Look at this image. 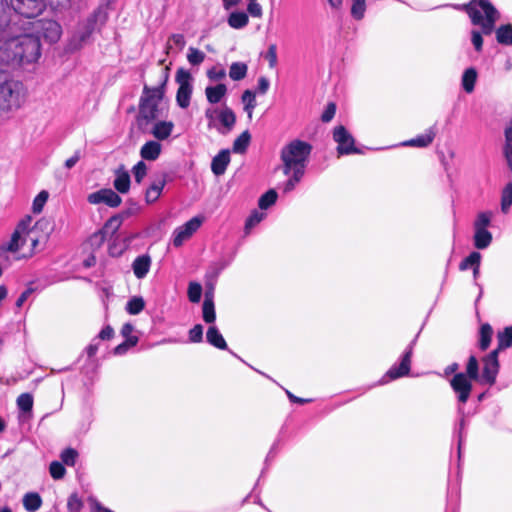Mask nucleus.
<instances>
[{
	"instance_id": "nucleus-1",
	"label": "nucleus",
	"mask_w": 512,
	"mask_h": 512,
	"mask_svg": "<svg viewBox=\"0 0 512 512\" xmlns=\"http://www.w3.org/2000/svg\"><path fill=\"white\" fill-rule=\"evenodd\" d=\"M462 7L468 13L471 22L474 25L481 26V32L477 30H472L471 32V42L475 50L480 52L483 47L482 34L490 35L494 31L499 13L487 0H472Z\"/></svg>"
},
{
	"instance_id": "nucleus-2",
	"label": "nucleus",
	"mask_w": 512,
	"mask_h": 512,
	"mask_svg": "<svg viewBox=\"0 0 512 512\" xmlns=\"http://www.w3.org/2000/svg\"><path fill=\"white\" fill-rule=\"evenodd\" d=\"M312 149L310 143L300 139H294L284 145L280 152L283 174L291 172L305 174Z\"/></svg>"
},
{
	"instance_id": "nucleus-3",
	"label": "nucleus",
	"mask_w": 512,
	"mask_h": 512,
	"mask_svg": "<svg viewBox=\"0 0 512 512\" xmlns=\"http://www.w3.org/2000/svg\"><path fill=\"white\" fill-rule=\"evenodd\" d=\"M500 363L497 359V351H491L482 358V370L480 362L474 354H471L465 365L464 375L481 385L493 386L496 383Z\"/></svg>"
},
{
	"instance_id": "nucleus-4",
	"label": "nucleus",
	"mask_w": 512,
	"mask_h": 512,
	"mask_svg": "<svg viewBox=\"0 0 512 512\" xmlns=\"http://www.w3.org/2000/svg\"><path fill=\"white\" fill-rule=\"evenodd\" d=\"M11 5L3 0V12L1 18L5 19V23L16 22L23 23L39 16L46 8L45 0H10Z\"/></svg>"
},
{
	"instance_id": "nucleus-5",
	"label": "nucleus",
	"mask_w": 512,
	"mask_h": 512,
	"mask_svg": "<svg viewBox=\"0 0 512 512\" xmlns=\"http://www.w3.org/2000/svg\"><path fill=\"white\" fill-rule=\"evenodd\" d=\"M168 79V74L164 76L161 85L157 87H149L144 85L143 94L139 103V118L147 123L156 120L160 115L158 107L159 101L164 95V86Z\"/></svg>"
},
{
	"instance_id": "nucleus-6",
	"label": "nucleus",
	"mask_w": 512,
	"mask_h": 512,
	"mask_svg": "<svg viewBox=\"0 0 512 512\" xmlns=\"http://www.w3.org/2000/svg\"><path fill=\"white\" fill-rule=\"evenodd\" d=\"M31 217L27 216L22 219L16 226L10 239L0 244V258L4 257L6 253H16L22 249L26 240L29 238L32 246L36 247L38 239L33 237L34 231L30 230Z\"/></svg>"
},
{
	"instance_id": "nucleus-7",
	"label": "nucleus",
	"mask_w": 512,
	"mask_h": 512,
	"mask_svg": "<svg viewBox=\"0 0 512 512\" xmlns=\"http://www.w3.org/2000/svg\"><path fill=\"white\" fill-rule=\"evenodd\" d=\"M27 91L23 83L6 80L0 83V108L4 111L19 109L26 101Z\"/></svg>"
},
{
	"instance_id": "nucleus-8",
	"label": "nucleus",
	"mask_w": 512,
	"mask_h": 512,
	"mask_svg": "<svg viewBox=\"0 0 512 512\" xmlns=\"http://www.w3.org/2000/svg\"><path fill=\"white\" fill-rule=\"evenodd\" d=\"M108 4H100L93 13L83 22L78 24V29L74 38L78 40V45L85 43L95 31L97 25H104L108 19Z\"/></svg>"
},
{
	"instance_id": "nucleus-9",
	"label": "nucleus",
	"mask_w": 512,
	"mask_h": 512,
	"mask_svg": "<svg viewBox=\"0 0 512 512\" xmlns=\"http://www.w3.org/2000/svg\"><path fill=\"white\" fill-rule=\"evenodd\" d=\"M30 28V32L44 41L53 44L58 42L62 35L61 25L52 19H40L24 22Z\"/></svg>"
},
{
	"instance_id": "nucleus-10",
	"label": "nucleus",
	"mask_w": 512,
	"mask_h": 512,
	"mask_svg": "<svg viewBox=\"0 0 512 512\" xmlns=\"http://www.w3.org/2000/svg\"><path fill=\"white\" fill-rule=\"evenodd\" d=\"M416 341L417 336L410 342L401 355L400 362L395 363L389 368V370L379 380L378 385L387 384L389 381L396 380L409 374L411 369V358Z\"/></svg>"
},
{
	"instance_id": "nucleus-11",
	"label": "nucleus",
	"mask_w": 512,
	"mask_h": 512,
	"mask_svg": "<svg viewBox=\"0 0 512 512\" xmlns=\"http://www.w3.org/2000/svg\"><path fill=\"white\" fill-rule=\"evenodd\" d=\"M175 80L178 84V90L176 93L177 105L186 109L190 105L193 91L191 73L184 68H179L176 72Z\"/></svg>"
},
{
	"instance_id": "nucleus-12",
	"label": "nucleus",
	"mask_w": 512,
	"mask_h": 512,
	"mask_svg": "<svg viewBox=\"0 0 512 512\" xmlns=\"http://www.w3.org/2000/svg\"><path fill=\"white\" fill-rule=\"evenodd\" d=\"M474 380L464 375L463 372L456 373L449 381L452 391L457 399V406H464L470 398Z\"/></svg>"
},
{
	"instance_id": "nucleus-13",
	"label": "nucleus",
	"mask_w": 512,
	"mask_h": 512,
	"mask_svg": "<svg viewBox=\"0 0 512 512\" xmlns=\"http://www.w3.org/2000/svg\"><path fill=\"white\" fill-rule=\"evenodd\" d=\"M333 140L338 144L339 155L357 154L360 151L355 147V140L348 130L342 126H336L333 130Z\"/></svg>"
},
{
	"instance_id": "nucleus-14",
	"label": "nucleus",
	"mask_w": 512,
	"mask_h": 512,
	"mask_svg": "<svg viewBox=\"0 0 512 512\" xmlns=\"http://www.w3.org/2000/svg\"><path fill=\"white\" fill-rule=\"evenodd\" d=\"M203 219L195 216L185 224L177 227L173 232V245L180 247L188 240L201 226Z\"/></svg>"
},
{
	"instance_id": "nucleus-15",
	"label": "nucleus",
	"mask_w": 512,
	"mask_h": 512,
	"mask_svg": "<svg viewBox=\"0 0 512 512\" xmlns=\"http://www.w3.org/2000/svg\"><path fill=\"white\" fill-rule=\"evenodd\" d=\"M87 201L93 205L105 204L111 208H116L122 203L121 197L111 188H102L90 193L87 197Z\"/></svg>"
},
{
	"instance_id": "nucleus-16",
	"label": "nucleus",
	"mask_w": 512,
	"mask_h": 512,
	"mask_svg": "<svg viewBox=\"0 0 512 512\" xmlns=\"http://www.w3.org/2000/svg\"><path fill=\"white\" fill-rule=\"evenodd\" d=\"M124 220L123 214H117L110 217L103 227L94 233L91 237V240L97 244H101L107 239L111 238L116 232L119 230L122 222Z\"/></svg>"
},
{
	"instance_id": "nucleus-17",
	"label": "nucleus",
	"mask_w": 512,
	"mask_h": 512,
	"mask_svg": "<svg viewBox=\"0 0 512 512\" xmlns=\"http://www.w3.org/2000/svg\"><path fill=\"white\" fill-rule=\"evenodd\" d=\"M217 119L220 123L217 130L223 135L228 134L234 128L236 123V115L228 106H224L222 109H219Z\"/></svg>"
},
{
	"instance_id": "nucleus-18",
	"label": "nucleus",
	"mask_w": 512,
	"mask_h": 512,
	"mask_svg": "<svg viewBox=\"0 0 512 512\" xmlns=\"http://www.w3.org/2000/svg\"><path fill=\"white\" fill-rule=\"evenodd\" d=\"M229 163L230 151L228 149H223L213 157L211 162V170L214 175L221 176L225 173Z\"/></svg>"
},
{
	"instance_id": "nucleus-19",
	"label": "nucleus",
	"mask_w": 512,
	"mask_h": 512,
	"mask_svg": "<svg viewBox=\"0 0 512 512\" xmlns=\"http://www.w3.org/2000/svg\"><path fill=\"white\" fill-rule=\"evenodd\" d=\"M151 257L148 254L137 256L132 262V270L137 279H143L147 276L151 267Z\"/></svg>"
},
{
	"instance_id": "nucleus-20",
	"label": "nucleus",
	"mask_w": 512,
	"mask_h": 512,
	"mask_svg": "<svg viewBox=\"0 0 512 512\" xmlns=\"http://www.w3.org/2000/svg\"><path fill=\"white\" fill-rule=\"evenodd\" d=\"M435 136H436V130H435V127L432 126V127L428 128L425 131V133L420 134V135L416 136L415 138H412L410 140L403 142L402 145L424 148V147L429 146L433 142Z\"/></svg>"
},
{
	"instance_id": "nucleus-21",
	"label": "nucleus",
	"mask_w": 512,
	"mask_h": 512,
	"mask_svg": "<svg viewBox=\"0 0 512 512\" xmlns=\"http://www.w3.org/2000/svg\"><path fill=\"white\" fill-rule=\"evenodd\" d=\"M162 151V145L156 140H149L140 149L143 161H156Z\"/></svg>"
},
{
	"instance_id": "nucleus-22",
	"label": "nucleus",
	"mask_w": 512,
	"mask_h": 512,
	"mask_svg": "<svg viewBox=\"0 0 512 512\" xmlns=\"http://www.w3.org/2000/svg\"><path fill=\"white\" fill-rule=\"evenodd\" d=\"M131 180L128 171L123 167L118 168L115 171V178L113 181V187L118 193L126 194L130 190Z\"/></svg>"
},
{
	"instance_id": "nucleus-23",
	"label": "nucleus",
	"mask_w": 512,
	"mask_h": 512,
	"mask_svg": "<svg viewBox=\"0 0 512 512\" xmlns=\"http://www.w3.org/2000/svg\"><path fill=\"white\" fill-rule=\"evenodd\" d=\"M206 341L213 347L220 350H229L228 345L215 325H210L206 332Z\"/></svg>"
},
{
	"instance_id": "nucleus-24",
	"label": "nucleus",
	"mask_w": 512,
	"mask_h": 512,
	"mask_svg": "<svg viewBox=\"0 0 512 512\" xmlns=\"http://www.w3.org/2000/svg\"><path fill=\"white\" fill-rule=\"evenodd\" d=\"M503 155L507 165L512 172V118L507 122L504 128Z\"/></svg>"
},
{
	"instance_id": "nucleus-25",
	"label": "nucleus",
	"mask_w": 512,
	"mask_h": 512,
	"mask_svg": "<svg viewBox=\"0 0 512 512\" xmlns=\"http://www.w3.org/2000/svg\"><path fill=\"white\" fill-rule=\"evenodd\" d=\"M174 129V124L171 121H158L153 125L151 134L159 141L168 139Z\"/></svg>"
},
{
	"instance_id": "nucleus-26",
	"label": "nucleus",
	"mask_w": 512,
	"mask_h": 512,
	"mask_svg": "<svg viewBox=\"0 0 512 512\" xmlns=\"http://www.w3.org/2000/svg\"><path fill=\"white\" fill-rule=\"evenodd\" d=\"M227 94V86L219 83L215 86H207L205 88L206 99L210 104L219 103Z\"/></svg>"
},
{
	"instance_id": "nucleus-27",
	"label": "nucleus",
	"mask_w": 512,
	"mask_h": 512,
	"mask_svg": "<svg viewBox=\"0 0 512 512\" xmlns=\"http://www.w3.org/2000/svg\"><path fill=\"white\" fill-rule=\"evenodd\" d=\"M166 185L165 177H162L154 182L147 188L145 193V199L147 203H154L160 197L164 187Z\"/></svg>"
},
{
	"instance_id": "nucleus-28",
	"label": "nucleus",
	"mask_w": 512,
	"mask_h": 512,
	"mask_svg": "<svg viewBox=\"0 0 512 512\" xmlns=\"http://www.w3.org/2000/svg\"><path fill=\"white\" fill-rule=\"evenodd\" d=\"M477 78L478 73L474 67L464 70L461 77V85L466 93L470 94L474 91Z\"/></svg>"
},
{
	"instance_id": "nucleus-29",
	"label": "nucleus",
	"mask_w": 512,
	"mask_h": 512,
	"mask_svg": "<svg viewBox=\"0 0 512 512\" xmlns=\"http://www.w3.org/2000/svg\"><path fill=\"white\" fill-rule=\"evenodd\" d=\"M492 239V234L488 229H474L473 244L477 249L488 248Z\"/></svg>"
},
{
	"instance_id": "nucleus-30",
	"label": "nucleus",
	"mask_w": 512,
	"mask_h": 512,
	"mask_svg": "<svg viewBox=\"0 0 512 512\" xmlns=\"http://www.w3.org/2000/svg\"><path fill=\"white\" fill-rule=\"evenodd\" d=\"M497 341L498 346L493 351H497V359H499V352L512 346V326L499 331L497 334Z\"/></svg>"
},
{
	"instance_id": "nucleus-31",
	"label": "nucleus",
	"mask_w": 512,
	"mask_h": 512,
	"mask_svg": "<svg viewBox=\"0 0 512 512\" xmlns=\"http://www.w3.org/2000/svg\"><path fill=\"white\" fill-rule=\"evenodd\" d=\"M493 335V329L490 324L485 323L482 324L479 330V341L478 347L481 351H485L488 349L491 343Z\"/></svg>"
},
{
	"instance_id": "nucleus-32",
	"label": "nucleus",
	"mask_w": 512,
	"mask_h": 512,
	"mask_svg": "<svg viewBox=\"0 0 512 512\" xmlns=\"http://www.w3.org/2000/svg\"><path fill=\"white\" fill-rule=\"evenodd\" d=\"M42 505V499L36 492H28L23 497V506L28 512L37 511Z\"/></svg>"
},
{
	"instance_id": "nucleus-33",
	"label": "nucleus",
	"mask_w": 512,
	"mask_h": 512,
	"mask_svg": "<svg viewBox=\"0 0 512 512\" xmlns=\"http://www.w3.org/2000/svg\"><path fill=\"white\" fill-rule=\"evenodd\" d=\"M241 100L244 104V111L247 113V117L249 120L253 117V111L257 106L255 92L252 90H245L242 93Z\"/></svg>"
},
{
	"instance_id": "nucleus-34",
	"label": "nucleus",
	"mask_w": 512,
	"mask_h": 512,
	"mask_svg": "<svg viewBox=\"0 0 512 512\" xmlns=\"http://www.w3.org/2000/svg\"><path fill=\"white\" fill-rule=\"evenodd\" d=\"M227 22H228V25L231 28L242 29L245 26H247V24L249 22V18H248V15L245 12L236 11V12H232L229 15V17L227 19Z\"/></svg>"
},
{
	"instance_id": "nucleus-35",
	"label": "nucleus",
	"mask_w": 512,
	"mask_h": 512,
	"mask_svg": "<svg viewBox=\"0 0 512 512\" xmlns=\"http://www.w3.org/2000/svg\"><path fill=\"white\" fill-rule=\"evenodd\" d=\"M457 414L459 416V419H458V422H457V425H456V428H455V432L457 433V436H458V446H459V449L461 448V444H462V441L465 437V428H466V425H467V422H466V413H465V409H464V406H457Z\"/></svg>"
},
{
	"instance_id": "nucleus-36",
	"label": "nucleus",
	"mask_w": 512,
	"mask_h": 512,
	"mask_svg": "<svg viewBox=\"0 0 512 512\" xmlns=\"http://www.w3.org/2000/svg\"><path fill=\"white\" fill-rule=\"evenodd\" d=\"M202 318L203 321L207 324L214 325L216 320V312H215V305L214 301L210 300V297L207 299H204L203 305H202Z\"/></svg>"
},
{
	"instance_id": "nucleus-37",
	"label": "nucleus",
	"mask_w": 512,
	"mask_h": 512,
	"mask_svg": "<svg viewBox=\"0 0 512 512\" xmlns=\"http://www.w3.org/2000/svg\"><path fill=\"white\" fill-rule=\"evenodd\" d=\"M496 40L501 45L510 46L512 45V26L507 25H501L499 26L496 31Z\"/></svg>"
},
{
	"instance_id": "nucleus-38",
	"label": "nucleus",
	"mask_w": 512,
	"mask_h": 512,
	"mask_svg": "<svg viewBox=\"0 0 512 512\" xmlns=\"http://www.w3.org/2000/svg\"><path fill=\"white\" fill-rule=\"evenodd\" d=\"M248 67L243 62H233L229 69V77L234 81H240L247 75Z\"/></svg>"
},
{
	"instance_id": "nucleus-39",
	"label": "nucleus",
	"mask_w": 512,
	"mask_h": 512,
	"mask_svg": "<svg viewBox=\"0 0 512 512\" xmlns=\"http://www.w3.org/2000/svg\"><path fill=\"white\" fill-rule=\"evenodd\" d=\"M512 206V181L507 183L501 192V211L506 214Z\"/></svg>"
},
{
	"instance_id": "nucleus-40",
	"label": "nucleus",
	"mask_w": 512,
	"mask_h": 512,
	"mask_svg": "<svg viewBox=\"0 0 512 512\" xmlns=\"http://www.w3.org/2000/svg\"><path fill=\"white\" fill-rule=\"evenodd\" d=\"M251 135L248 130L242 132L233 143V151L235 153H244L250 143Z\"/></svg>"
},
{
	"instance_id": "nucleus-41",
	"label": "nucleus",
	"mask_w": 512,
	"mask_h": 512,
	"mask_svg": "<svg viewBox=\"0 0 512 512\" xmlns=\"http://www.w3.org/2000/svg\"><path fill=\"white\" fill-rule=\"evenodd\" d=\"M288 177V179L282 185V191L284 194H288L293 191L298 183L302 180L304 174L291 172L289 174H284Z\"/></svg>"
},
{
	"instance_id": "nucleus-42",
	"label": "nucleus",
	"mask_w": 512,
	"mask_h": 512,
	"mask_svg": "<svg viewBox=\"0 0 512 512\" xmlns=\"http://www.w3.org/2000/svg\"><path fill=\"white\" fill-rule=\"evenodd\" d=\"M480 262L481 254L479 252L473 251L461 261L459 264V269L464 271L469 268H474L475 266L480 267Z\"/></svg>"
},
{
	"instance_id": "nucleus-43",
	"label": "nucleus",
	"mask_w": 512,
	"mask_h": 512,
	"mask_svg": "<svg viewBox=\"0 0 512 512\" xmlns=\"http://www.w3.org/2000/svg\"><path fill=\"white\" fill-rule=\"evenodd\" d=\"M277 192L274 189H269L265 192L258 201V206L260 209L265 210L275 204L277 200Z\"/></svg>"
},
{
	"instance_id": "nucleus-44",
	"label": "nucleus",
	"mask_w": 512,
	"mask_h": 512,
	"mask_svg": "<svg viewBox=\"0 0 512 512\" xmlns=\"http://www.w3.org/2000/svg\"><path fill=\"white\" fill-rule=\"evenodd\" d=\"M492 220V212L484 211L477 214L476 219L473 223L474 229H487Z\"/></svg>"
},
{
	"instance_id": "nucleus-45",
	"label": "nucleus",
	"mask_w": 512,
	"mask_h": 512,
	"mask_svg": "<svg viewBox=\"0 0 512 512\" xmlns=\"http://www.w3.org/2000/svg\"><path fill=\"white\" fill-rule=\"evenodd\" d=\"M265 216L266 214L264 212L254 210L245 222V233L249 234L251 229L258 225L265 218Z\"/></svg>"
},
{
	"instance_id": "nucleus-46",
	"label": "nucleus",
	"mask_w": 512,
	"mask_h": 512,
	"mask_svg": "<svg viewBox=\"0 0 512 512\" xmlns=\"http://www.w3.org/2000/svg\"><path fill=\"white\" fill-rule=\"evenodd\" d=\"M145 306V302L142 297L131 298L126 305V310L131 315L139 314Z\"/></svg>"
},
{
	"instance_id": "nucleus-47",
	"label": "nucleus",
	"mask_w": 512,
	"mask_h": 512,
	"mask_svg": "<svg viewBox=\"0 0 512 512\" xmlns=\"http://www.w3.org/2000/svg\"><path fill=\"white\" fill-rule=\"evenodd\" d=\"M366 11V1L365 0H352L351 6V16L355 20H361L364 18Z\"/></svg>"
},
{
	"instance_id": "nucleus-48",
	"label": "nucleus",
	"mask_w": 512,
	"mask_h": 512,
	"mask_svg": "<svg viewBox=\"0 0 512 512\" xmlns=\"http://www.w3.org/2000/svg\"><path fill=\"white\" fill-rule=\"evenodd\" d=\"M205 57V53L197 48L190 47L188 49L187 60L193 66L200 65L205 60Z\"/></svg>"
},
{
	"instance_id": "nucleus-49",
	"label": "nucleus",
	"mask_w": 512,
	"mask_h": 512,
	"mask_svg": "<svg viewBox=\"0 0 512 512\" xmlns=\"http://www.w3.org/2000/svg\"><path fill=\"white\" fill-rule=\"evenodd\" d=\"M134 327L131 323H125L121 328V335L128 342L129 346H135L138 343V337L133 335Z\"/></svg>"
},
{
	"instance_id": "nucleus-50",
	"label": "nucleus",
	"mask_w": 512,
	"mask_h": 512,
	"mask_svg": "<svg viewBox=\"0 0 512 512\" xmlns=\"http://www.w3.org/2000/svg\"><path fill=\"white\" fill-rule=\"evenodd\" d=\"M187 294L190 302L198 303L202 295V286L198 282H190Z\"/></svg>"
},
{
	"instance_id": "nucleus-51",
	"label": "nucleus",
	"mask_w": 512,
	"mask_h": 512,
	"mask_svg": "<svg viewBox=\"0 0 512 512\" xmlns=\"http://www.w3.org/2000/svg\"><path fill=\"white\" fill-rule=\"evenodd\" d=\"M60 458L62 464L74 466L78 458V452L73 448H66L61 452Z\"/></svg>"
},
{
	"instance_id": "nucleus-52",
	"label": "nucleus",
	"mask_w": 512,
	"mask_h": 512,
	"mask_svg": "<svg viewBox=\"0 0 512 512\" xmlns=\"http://www.w3.org/2000/svg\"><path fill=\"white\" fill-rule=\"evenodd\" d=\"M17 406L23 412H30L33 407V397L29 393H23L17 398Z\"/></svg>"
},
{
	"instance_id": "nucleus-53",
	"label": "nucleus",
	"mask_w": 512,
	"mask_h": 512,
	"mask_svg": "<svg viewBox=\"0 0 512 512\" xmlns=\"http://www.w3.org/2000/svg\"><path fill=\"white\" fill-rule=\"evenodd\" d=\"M49 194L47 191L42 190L33 200L32 211L34 213H40L43 210L44 205L48 200Z\"/></svg>"
},
{
	"instance_id": "nucleus-54",
	"label": "nucleus",
	"mask_w": 512,
	"mask_h": 512,
	"mask_svg": "<svg viewBox=\"0 0 512 512\" xmlns=\"http://www.w3.org/2000/svg\"><path fill=\"white\" fill-rule=\"evenodd\" d=\"M49 472L53 479L59 480L62 479L66 473V469L64 464L59 461H53L50 463Z\"/></svg>"
},
{
	"instance_id": "nucleus-55",
	"label": "nucleus",
	"mask_w": 512,
	"mask_h": 512,
	"mask_svg": "<svg viewBox=\"0 0 512 512\" xmlns=\"http://www.w3.org/2000/svg\"><path fill=\"white\" fill-rule=\"evenodd\" d=\"M188 341L190 343H200L203 341V326L201 324H196L189 330Z\"/></svg>"
},
{
	"instance_id": "nucleus-56",
	"label": "nucleus",
	"mask_w": 512,
	"mask_h": 512,
	"mask_svg": "<svg viewBox=\"0 0 512 512\" xmlns=\"http://www.w3.org/2000/svg\"><path fill=\"white\" fill-rule=\"evenodd\" d=\"M186 44L185 37L183 34H172L167 41V49H172L176 47L179 50H182Z\"/></svg>"
},
{
	"instance_id": "nucleus-57",
	"label": "nucleus",
	"mask_w": 512,
	"mask_h": 512,
	"mask_svg": "<svg viewBox=\"0 0 512 512\" xmlns=\"http://www.w3.org/2000/svg\"><path fill=\"white\" fill-rule=\"evenodd\" d=\"M83 506V502L77 493H72L67 500V508L71 512H79Z\"/></svg>"
},
{
	"instance_id": "nucleus-58",
	"label": "nucleus",
	"mask_w": 512,
	"mask_h": 512,
	"mask_svg": "<svg viewBox=\"0 0 512 512\" xmlns=\"http://www.w3.org/2000/svg\"><path fill=\"white\" fill-rule=\"evenodd\" d=\"M133 175H134V178H135V181L137 183H141V181L143 180V178L146 176L147 174V166L145 164V162L143 160L139 161L134 167H133Z\"/></svg>"
},
{
	"instance_id": "nucleus-59",
	"label": "nucleus",
	"mask_w": 512,
	"mask_h": 512,
	"mask_svg": "<svg viewBox=\"0 0 512 512\" xmlns=\"http://www.w3.org/2000/svg\"><path fill=\"white\" fill-rule=\"evenodd\" d=\"M207 77L211 81H220L226 77V71L223 68L212 67L207 71Z\"/></svg>"
},
{
	"instance_id": "nucleus-60",
	"label": "nucleus",
	"mask_w": 512,
	"mask_h": 512,
	"mask_svg": "<svg viewBox=\"0 0 512 512\" xmlns=\"http://www.w3.org/2000/svg\"><path fill=\"white\" fill-rule=\"evenodd\" d=\"M336 113V105L333 102H330L327 104L325 110L323 111L321 115V120L324 123L330 122Z\"/></svg>"
},
{
	"instance_id": "nucleus-61",
	"label": "nucleus",
	"mask_w": 512,
	"mask_h": 512,
	"mask_svg": "<svg viewBox=\"0 0 512 512\" xmlns=\"http://www.w3.org/2000/svg\"><path fill=\"white\" fill-rule=\"evenodd\" d=\"M265 58L268 60L269 66L271 68H273L276 65V63H277V48L275 45L269 46V48L266 52Z\"/></svg>"
},
{
	"instance_id": "nucleus-62",
	"label": "nucleus",
	"mask_w": 512,
	"mask_h": 512,
	"mask_svg": "<svg viewBox=\"0 0 512 512\" xmlns=\"http://www.w3.org/2000/svg\"><path fill=\"white\" fill-rule=\"evenodd\" d=\"M248 1H249V4L247 6L248 12L253 17H261L262 16V7L260 6V4H258L256 2V0H248Z\"/></svg>"
},
{
	"instance_id": "nucleus-63",
	"label": "nucleus",
	"mask_w": 512,
	"mask_h": 512,
	"mask_svg": "<svg viewBox=\"0 0 512 512\" xmlns=\"http://www.w3.org/2000/svg\"><path fill=\"white\" fill-rule=\"evenodd\" d=\"M35 291V289L32 287V286H29L27 287V289H25L21 295L18 297V299L16 300V307L17 308H20L23 306V304L25 303V301L30 297V295Z\"/></svg>"
},
{
	"instance_id": "nucleus-64",
	"label": "nucleus",
	"mask_w": 512,
	"mask_h": 512,
	"mask_svg": "<svg viewBox=\"0 0 512 512\" xmlns=\"http://www.w3.org/2000/svg\"><path fill=\"white\" fill-rule=\"evenodd\" d=\"M270 87V82L269 80L264 77V76H261L259 79H258V83H257V93L259 94H265L268 89Z\"/></svg>"
}]
</instances>
